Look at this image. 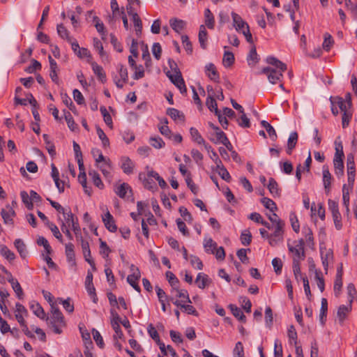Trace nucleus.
Masks as SVG:
<instances>
[{
  "label": "nucleus",
  "instance_id": "obj_1",
  "mask_svg": "<svg viewBox=\"0 0 357 357\" xmlns=\"http://www.w3.org/2000/svg\"><path fill=\"white\" fill-rule=\"evenodd\" d=\"M266 62L270 65L274 66L277 69L266 67L261 70V73L267 75L268 79L271 84H275L278 82L280 81L282 73L287 70V65L273 56H268Z\"/></svg>",
  "mask_w": 357,
  "mask_h": 357
},
{
  "label": "nucleus",
  "instance_id": "obj_2",
  "mask_svg": "<svg viewBox=\"0 0 357 357\" xmlns=\"http://www.w3.org/2000/svg\"><path fill=\"white\" fill-rule=\"evenodd\" d=\"M51 313L52 315L49 317H45V320L48 326L56 334H61L62 333V328L66 326L64 317L58 307L55 304H51Z\"/></svg>",
  "mask_w": 357,
  "mask_h": 357
},
{
  "label": "nucleus",
  "instance_id": "obj_3",
  "mask_svg": "<svg viewBox=\"0 0 357 357\" xmlns=\"http://www.w3.org/2000/svg\"><path fill=\"white\" fill-rule=\"evenodd\" d=\"M305 241L301 238L298 241H294L293 245L289 243H287L289 251L292 253V264H301L305 258Z\"/></svg>",
  "mask_w": 357,
  "mask_h": 357
},
{
  "label": "nucleus",
  "instance_id": "obj_4",
  "mask_svg": "<svg viewBox=\"0 0 357 357\" xmlns=\"http://www.w3.org/2000/svg\"><path fill=\"white\" fill-rule=\"evenodd\" d=\"M284 225L273 226V232L271 234L269 244L272 247L277 246L284 240Z\"/></svg>",
  "mask_w": 357,
  "mask_h": 357
},
{
  "label": "nucleus",
  "instance_id": "obj_5",
  "mask_svg": "<svg viewBox=\"0 0 357 357\" xmlns=\"http://www.w3.org/2000/svg\"><path fill=\"white\" fill-rule=\"evenodd\" d=\"M167 77L172 81V82L176 86L182 94H186L187 89L185 84V82L182 77L181 71H177V73L170 74L169 72L167 73Z\"/></svg>",
  "mask_w": 357,
  "mask_h": 357
},
{
  "label": "nucleus",
  "instance_id": "obj_6",
  "mask_svg": "<svg viewBox=\"0 0 357 357\" xmlns=\"http://www.w3.org/2000/svg\"><path fill=\"white\" fill-rule=\"evenodd\" d=\"M86 289L94 303L98 301L97 295L96 294V289L93 284V274L90 271H88L87 275L85 280Z\"/></svg>",
  "mask_w": 357,
  "mask_h": 357
},
{
  "label": "nucleus",
  "instance_id": "obj_7",
  "mask_svg": "<svg viewBox=\"0 0 357 357\" xmlns=\"http://www.w3.org/2000/svg\"><path fill=\"white\" fill-rule=\"evenodd\" d=\"M1 215L5 224L13 225V218L15 215V212L11 206L8 205L6 208H3Z\"/></svg>",
  "mask_w": 357,
  "mask_h": 357
},
{
  "label": "nucleus",
  "instance_id": "obj_8",
  "mask_svg": "<svg viewBox=\"0 0 357 357\" xmlns=\"http://www.w3.org/2000/svg\"><path fill=\"white\" fill-rule=\"evenodd\" d=\"M212 282L209 276L204 273H199L195 279V283L199 289H204Z\"/></svg>",
  "mask_w": 357,
  "mask_h": 357
},
{
  "label": "nucleus",
  "instance_id": "obj_9",
  "mask_svg": "<svg viewBox=\"0 0 357 357\" xmlns=\"http://www.w3.org/2000/svg\"><path fill=\"white\" fill-rule=\"evenodd\" d=\"M231 17L233 20V25L237 31L241 33L242 30L246 29V26H249L247 22H245L238 14L232 12Z\"/></svg>",
  "mask_w": 357,
  "mask_h": 357
},
{
  "label": "nucleus",
  "instance_id": "obj_10",
  "mask_svg": "<svg viewBox=\"0 0 357 357\" xmlns=\"http://www.w3.org/2000/svg\"><path fill=\"white\" fill-rule=\"evenodd\" d=\"M102 221L105 224V227L112 232H115L117 230V227L115 225V221L113 216L111 215L109 211L102 216Z\"/></svg>",
  "mask_w": 357,
  "mask_h": 357
},
{
  "label": "nucleus",
  "instance_id": "obj_11",
  "mask_svg": "<svg viewBox=\"0 0 357 357\" xmlns=\"http://www.w3.org/2000/svg\"><path fill=\"white\" fill-rule=\"evenodd\" d=\"M205 73L211 80L217 82H219L220 76L213 63H209L206 65Z\"/></svg>",
  "mask_w": 357,
  "mask_h": 357
},
{
  "label": "nucleus",
  "instance_id": "obj_12",
  "mask_svg": "<svg viewBox=\"0 0 357 357\" xmlns=\"http://www.w3.org/2000/svg\"><path fill=\"white\" fill-rule=\"evenodd\" d=\"M121 162V167L125 174L129 175L133 173L135 164L128 157H122Z\"/></svg>",
  "mask_w": 357,
  "mask_h": 357
},
{
  "label": "nucleus",
  "instance_id": "obj_13",
  "mask_svg": "<svg viewBox=\"0 0 357 357\" xmlns=\"http://www.w3.org/2000/svg\"><path fill=\"white\" fill-rule=\"evenodd\" d=\"M332 176L329 172L328 167H323V183L326 193L327 195L329 194L331 191V185Z\"/></svg>",
  "mask_w": 357,
  "mask_h": 357
},
{
  "label": "nucleus",
  "instance_id": "obj_14",
  "mask_svg": "<svg viewBox=\"0 0 357 357\" xmlns=\"http://www.w3.org/2000/svg\"><path fill=\"white\" fill-rule=\"evenodd\" d=\"M115 192L119 197L125 199L129 197L128 193L131 194L132 189L128 183H123L116 188Z\"/></svg>",
  "mask_w": 357,
  "mask_h": 357
},
{
  "label": "nucleus",
  "instance_id": "obj_15",
  "mask_svg": "<svg viewBox=\"0 0 357 357\" xmlns=\"http://www.w3.org/2000/svg\"><path fill=\"white\" fill-rule=\"evenodd\" d=\"M352 303H349L348 305H342L337 310V317L340 324H343L347 314L351 310Z\"/></svg>",
  "mask_w": 357,
  "mask_h": 357
},
{
  "label": "nucleus",
  "instance_id": "obj_16",
  "mask_svg": "<svg viewBox=\"0 0 357 357\" xmlns=\"http://www.w3.org/2000/svg\"><path fill=\"white\" fill-rule=\"evenodd\" d=\"M333 102L336 104V105L340 108V111L343 112H346L347 111L351 110V102H347L344 98L340 96H336L333 98Z\"/></svg>",
  "mask_w": 357,
  "mask_h": 357
},
{
  "label": "nucleus",
  "instance_id": "obj_17",
  "mask_svg": "<svg viewBox=\"0 0 357 357\" xmlns=\"http://www.w3.org/2000/svg\"><path fill=\"white\" fill-rule=\"evenodd\" d=\"M298 135L296 132H292L290 133L288 141H287V147L286 152L288 155H291L293 150L295 149L297 142H298Z\"/></svg>",
  "mask_w": 357,
  "mask_h": 357
},
{
  "label": "nucleus",
  "instance_id": "obj_18",
  "mask_svg": "<svg viewBox=\"0 0 357 357\" xmlns=\"http://www.w3.org/2000/svg\"><path fill=\"white\" fill-rule=\"evenodd\" d=\"M91 67L94 74L96 75L100 81L102 83L106 82L107 77L102 67L96 62H91Z\"/></svg>",
  "mask_w": 357,
  "mask_h": 357
},
{
  "label": "nucleus",
  "instance_id": "obj_19",
  "mask_svg": "<svg viewBox=\"0 0 357 357\" xmlns=\"http://www.w3.org/2000/svg\"><path fill=\"white\" fill-rule=\"evenodd\" d=\"M66 255L67 261L71 263L72 266H75V255L74 252V245L72 243L66 244Z\"/></svg>",
  "mask_w": 357,
  "mask_h": 357
},
{
  "label": "nucleus",
  "instance_id": "obj_20",
  "mask_svg": "<svg viewBox=\"0 0 357 357\" xmlns=\"http://www.w3.org/2000/svg\"><path fill=\"white\" fill-rule=\"evenodd\" d=\"M172 293H176V296L177 298H179L181 301V303H191V301L189 298V294L187 290L185 289H180L179 287H177L176 289H174Z\"/></svg>",
  "mask_w": 357,
  "mask_h": 357
},
{
  "label": "nucleus",
  "instance_id": "obj_21",
  "mask_svg": "<svg viewBox=\"0 0 357 357\" xmlns=\"http://www.w3.org/2000/svg\"><path fill=\"white\" fill-rule=\"evenodd\" d=\"M128 13L130 15L132 16L136 34L137 36H140L142 31V23L140 17L137 13H132V11H128Z\"/></svg>",
  "mask_w": 357,
  "mask_h": 357
},
{
  "label": "nucleus",
  "instance_id": "obj_22",
  "mask_svg": "<svg viewBox=\"0 0 357 357\" xmlns=\"http://www.w3.org/2000/svg\"><path fill=\"white\" fill-rule=\"evenodd\" d=\"M167 114L169 115L174 121H180L184 122L185 116L183 112L175 108H168Z\"/></svg>",
  "mask_w": 357,
  "mask_h": 357
},
{
  "label": "nucleus",
  "instance_id": "obj_23",
  "mask_svg": "<svg viewBox=\"0 0 357 357\" xmlns=\"http://www.w3.org/2000/svg\"><path fill=\"white\" fill-rule=\"evenodd\" d=\"M30 308L33 314L41 319H45V313L41 305L36 302H31L30 303Z\"/></svg>",
  "mask_w": 357,
  "mask_h": 357
},
{
  "label": "nucleus",
  "instance_id": "obj_24",
  "mask_svg": "<svg viewBox=\"0 0 357 357\" xmlns=\"http://www.w3.org/2000/svg\"><path fill=\"white\" fill-rule=\"evenodd\" d=\"M214 135V137L211 136L209 137V139L214 144H222V142H225V139H227L225 133L220 128H215V132Z\"/></svg>",
  "mask_w": 357,
  "mask_h": 357
},
{
  "label": "nucleus",
  "instance_id": "obj_25",
  "mask_svg": "<svg viewBox=\"0 0 357 357\" xmlns=\"http://www.w3.org/2000/svg\"><path fill=\"white\" fill-rule=\"evenodd\" d=\"M199 42L202 49H206V41H207V31L204 25H201L199 31Z\"/></svg>",
  "mask_w": 357,
  "mask_h": 357
},
{
  "label": "nucleus",
  "instance_id": "obj_26",
  "mask_svg": "<svg viewBox=\"0 0 357 357\" xmlns=\"http://www.w3.org/2000/svg\"><path fill=\"white\" fill-rule=\"evenodd\" d=\"M9 283L11 284L18 298L22 299L23 297V290L18 281L16 279L13 278V275H10Z\"/></svg>",
  "mask_w": 357,
  "mask_h": 357
},
{
  "label": "nucleus",
  "instance_id": "obj_27",
  "mask_svg": "<svg viewBox=\"0 0 357 357\" xmlns=\"http://www.w3.org/2000/svg\"><path fill=\"white\" fill-rule=\"evenodd\" d=\"M206 105L211 112H214L215 114H218L220 111L218 108V105L215 99L213 98V94H210L206 101Z\"/></svg>",
  "mask_w": 357,
  "mask_h": 357
},
{
  "label": "nucleus",
  "instance_id": "obj_28",
  "mask_svg": "<svg viewBox=\"0 0 357 357\" xmlns=\"http://www.w3.org/2000/svg\"><path fill=\"white\" fill-rule=\"evenodd\" d=\"M95 153H98V158H96V165H98L100 163L104 162L105 165L109 166L110 160L106 159L102 155L100 150H99L98 149H93L91 151V153L93 157H95Z\"/></svg>",
  "mask_w": 357,
  "mask_h": 357
},
{
  "label": "nucleus",
  "instance_id": "obj_29",
  "mask_svg": "<svg viewBox=\"0 0 357 357\" xmlns=\"http://www.w3.org/2000/svg\"><path fill=\"white\" fill-rule=\"evenodd\" d=\"M171 27L177 33H180L185 26V22L178 19H172L169 21Z\"/></svg>",
  "mask_w": 357,
  "mask_h": 357
},
{
  "label": "nucleus",
  "instance_id": "obj_30",
  "mask_svg": "<svg viewBox=\"0 0 357 357\" xmlns=\"http://www.w3.org/2000/svg\"><path fill=\"white\" fill-rule=\"evenodd\" d=\"M229 307L231 310L232 314L236 318H237L241 322L245 323L246 321V317L239 307L233 304L229 305Z\"/></svg>",
  "mask_w": 357,
  "mask_h": 357
},
{
  "label": "nucleus",
  "instance_id": "obj_31",
  "mask_svg": "<svg viewBox=\"0 0 357 357\" xmlns=\"http://www.w3.org/2000/svg\"><path fill=\"white\" fill-rule=\"evenodd\" d=\"M141 275H136L135 274H130L127 277L128 283L137 292H140L141 289L138 284V281Z\"/></svg>",
  "mask_w": 357,
  "mask_h": 357
},
{
  "label": "nucleus",
  "instance_id": "obj_32",
  "mask_svg": "<svg viewBox=\"0 0 357 357\" xmlns=\"http://www.w3.org/2000/svg\"><path fill=\"white\" fill-rule=\"evenodd\" d=\"M165 275L167 280L172 287V291H173L174 289L179 287V280L172 272L167 271Z\"/></svg>",
  "mask_w": 357,
  "mask_h": 357
},
{
  "label": "nucleus",
  "instance_id": "obj_33",
  "mask_svg": "<svg viewBox=\"0 0 357 357\" xmlns=\"http://www.w3.org/2000/svg\"><path fill=\"white\" fill-rule=\"evenodd\" d=\"M205 24L208 29H213L215 25V19L213 13L208 8L204 10Z\"/></svg>",
  "mask_w": 357,
  "mask_h": 357
},
{
  "label": "nucleus",
  "instance_id": "obj_34",
  "mask_svg": "<svg viewBox=\"0 0 357 357\" xmlns=\"http://www.w3.org/2000/svg\"><path fill=\"white\" fill-rule=\"evenodd\" d=\"M173 303L177 307H180L185 312H187L189 314L196 315L197 311L195 308L191 305H185L184 303H181V301L178 300H176L173 302Z\"/></svg>",
  "mask_w": 357,
  "mask_h": 357
},
{
  "label": "nucleus",
  "instance_id": "obj_35",
  "mask_svg": "<svg viewBox=\"0 0 357 357\" xmlns=\"http://www.w3.org/2000/svg\"><path fill=\"white\" fill-rule=\"evenodd\" d=\"M328 311V301L325 298H321L319 319L322 324H324Z\"/></svg>",
  "mask_w": 357,
  "mask_h": 357
},
{
  "label": "nucleus",
  "instance_id": "obj_36",
  "mask_svg": "<svg viewBox=\"0 0 357 357\" xmlns=\"http://www.w3.org/2000/svg\"><path fill=\"white\" fill-rule=\"evenodd\" d=\"M351 190L348 189L347 185L344 184L342 186V201L347 213L349 211V192Z\"/></svg>",
  "mask_w": 357,
  "mask_h": 357
},
{
  "label": "nucleus",
  "instance_id": "obj_37",
  "mask_svg": "<svg viewBox=\"0 0 357 357\" xmlns=\"http://www.w3.org/2000/svg\"><path fill=\"white\" fill-rule=\"evenodd\" d=\"M14 245L20 256L24 258L27 255V250L23 241L20 238H17L15 241Z\"/></svg>",
  "mask_w": 357,
  "mask_h": 357
},
{
  "label": "nucleus",
  "instance_id": "obj_38",
  "mask_svg": "<svg viewBox=\"0 0 357 357\" xmlns=\"http://www.w3.org/2000/svg\"><path fill=\"white\" fill-rule=\"evenodd\" d=\"M268 188L270 193L273 196H280V190L278 188V184L276 181L271 178L268 181Z\"/></svg>",
  "mask_w": 357,
  "mask_h": 357
},
{
  "label": "nucleus",
  "instance_id": "obj_39",
  "mask_svg": "<svg viewBox=\"0 0 357 357\" xmlns=\"http://www.w3.org/2000/svg\"><path fill=\"white\" fill-rule=\"evenodd\" d=\"M335 153L333 160H343L344 158V154L343 152V146L341 142H337V139L335 142Z\"/></svg>",
  "mask_w": 357,
  "mask_h": 357
},
{
  "label": "nucleus",
  "instance_id": "obj_40",
  "mask_svg": "<svg viewBox=\"0 0 357 357\" xmlns=\"http://www.w3.org/2000/svg\"><path fill=\"white\" fill-rule=\"evenodd\" d=\"M261 125L266 129L270 137L274 141L276 140L278 136L274 128L268 122L264 120L261 121Z\"/></svg>",
  "mask_w": 357,
  "mask_h": 357
},
{
  "label": "nucleus",
  "instance_id": "obj_41",
  "mask_svg": "<svg viewBox=\"0 0 357 357\" xmlns=\"http://www.w3.org/2000/svg\"><path fill=\"white\" fill-rule=\"evenodd\" d=\"M0 254L9 261H13L15 258V255L7 246L1 245L0 246Z\"/></svg>",
  "mask_w": 357,
  "mask_h": 357
},
{
  "label": "nucleus",
  "instance_id": "obj_42",
  "mask_svg": "<svg viewBox=\"0 0 357 357\" xmlns=\"http://www.w3.org/2000/svg\"><path fill=\"white\" fill-rule=\"evenodd\" d=\"M190 133L192 137V139L196 142L197 144H204V139L199 132L198 130L195 128H190Z\"/></svg>",
  "mask_w": 357,
  "mask_h": 357
},
{
  "label": "nucleus",
  "instance_id": "obj_43",
  "mask_svg": "<svg viewBox=\"0 0 357 357\" xmlns=\"http://www.w3.org/2000/svg\"><path fill=\"white\" fill-rule=\"evenodd\" d=\"M333 165L335 169V174L337 177H341L344 175V162L343 160H333Z\"/></svg>",
  "mask_w": 357,
  "mask_h": 357
},
{
  "label": "nucleus",
  "instance_id": "obj_44",
  "mask_svg": "<svg viewBox=\"0 0 357 357\" xmlns=\"http://www.w3.org/2000/svg\"><path fill=\"white\" fill-rule=\"evenodd\" d=\"M324 42L322 44L323 49L328 52L334 43V40L331 35L328 33H325L324 35Z\"/></svg>",
  "mask_w": 357,
  "mask_h": 357
},
{
  "label": "nucleus",
  "instance_id": "obj_45",
  "mask_svg": "<svg viewBox=\"0 0 357 357\" xmlns=\"http://www.w3.org/2000/svg\"><path fill=\"white\" fill-rule=\"evenodd\" d=\"M63 113L65 115V119L68 124V127L70 130L74 131L77 128V125L75 123L71 114L70 112L66 111V109L63 110Z\"/></svg>",
  "mask_w": 357,
  "mask_h": 357
},
{
  "label": "nucleus",
  "instance_id": "obj_46",
  "mask_svg": "<svg viewBox=\"0 0 357 357\" xmlns=\"http://www.w3.org/2000/svg\"><path fill=\"white\" fill-rule=\"evenodd\" d=\"M303 232L305 236V242L307 245L309 247H313L314 243L313 234L311 229H310L309 227H304L303 229Z\"/></svg>",
  "mask_w": 357,
  "mask_h": 357
},
{
  "label": "nucleus",
  "instance_id": "obj_47",
  "mask_svg": "<svg viewBox=\"0 0 357 357\" xmlns=\"http://www.w3.org/2000/svg\"><path fill=\"white\" fill-rule=\"evenodd\" d=\"M261 202L265 208L269 209L271 212H274L278 210L276 204L268 197L262 198L261 199Z\"/></svg>",
  "mask_w": 357,
  "mask_h": 357
},
{
  "label": "nucleus",
  "instance_id": "obj_48",
  "mask_svg": "<svg viewBox=\"0 0 357 357\" xmlns=\"http://www.w3.org/2000/svg\"><path fill=\"white\" fill-rule=\"evenodd\" d=\"M89 174L91 177L93 184L96 187L100 189L103 188L104 184L102 182L100 175L98 172H96V171H90Z\"/></svg>",
  "mask_w": 357,
  "mask_h": 357
},
{
  "label": "nucleus",
  "instance_id": "obj_49",
  "mask_svg": "<svg viewBox=\"0 0 357 357\" xmlns=\"http://www.w3.org/2000/svg\"><path fill=\"white\" fill-rule=\"evenodd\" d=\"M56 29L61 38L66 39L68 42H71V37L69 36V32L62 24H58Z\"/></svg>",
  "mask_w": 357,
  "mask_h": 357
},
{
  "label": "nucleus",
  "instance_id": "obj_50",
  "mask_svg": "<svg viewBox=\"0 0 357 357\" xmlns=\"http://www.w3.org/2000/svg\"><path fill=\"white\" fill-rule=\"evenodd\" d=\"M43 137L45 140V142L46 144V149L47 150L49 154L53 157L56 155V151H55V146L54 144L49 140V136L47 134H44L43 135Z\"/></svg>",
  "mask_w": 357,
  "mask_h": 357
},
{
  "label": "nucleus",
  "instance_id": "obj_51",
  "mask_svg": "<svg viewBox=\"0 0 357 357\" xmlns=\"http://www.w3.org/2000/svg\"><path fill=\"white\" fill-rule=\"evenodd\" d=\"M234 62V54L231 52H225L222 59V63L225 67H230Z\"/></svg>",
  "mask_w": 357,
  "mask_h": 357
},
{
  "label": "nucleus",
  "instance_id": "obj_52",
  "mask_svg": "<svg viewBox=\"0 0 357 357\" xmlns=\"http://www.w3.org/2000/svg\"><path fill=\"white\" fill-rule=\"evenodd\" d=\"M96 132L98 137L102 141L103 147H107L109 145V140L104 131L98 126H96Z\"/></svg>",
  "mask_w": 357,
  "mask_h": 357
},
{
  "label": "nucleus",
  "instance_id": "obj_53",
  "mask_svg": "<svg viewBox=\"0 0 357 357\" xmlns=\"http://www.w3.org/2000/svg\"><path fill=\"white\" fill-rule=\"evenodd\" d=\"M204 247L206 252L214 253L217 244L212 238L204 239Z\"/></svg>",
  "mask_w": 357,
  "mask_h": 357
},
{
  "label": "nucleus",
  "instance_id": "obj_54",
  "mask_svg": "<svg viewBox=\"0 0 357 357\" xmlns=\"http://www.w3.org/2000/svg\"><path fill=\"white\" fill-rule=\"evenodd\" d=\"M50 229L52 231L53 235L56 238H57L61 243H63V237L61 234L60 233L59 228L54 223L47 221V225Z\"/></svg>",
  "mask_w": 357,
  "mask_h": 357
},
{
  "label": "nucleus",
  "instance_id": "obj_55",
  "mask_svg": "<svg viewBox=\"0 0 357 357\" xmlns=\"http://www.w3.org/2000/svg\"><path fill=\"white\" fill-rule=\"evenodd\" d=\"M150 144L155 149H161L165 146V142L160 137H151L149 139Z\"/></svg>",
  "mask_w": 357,
  "mask_h": 357
},
{
  "label": "nucleus",
  "instance_id": "obj_56",
  "mask_svg": "<svg viewBox=\"0 0 357 357\" xmlns=\"http://www.w3.org/2000/svg\"><path fill=\"white\" fill-rule=\"evenodd\" d=\"M249 65L255 64L258 62V55L255 46H252L247 58Z\"/></svg>",
  "mask_w": 357,
  "mask_h": 357
},
{
  "label": "nucleus",
  "instance_id": "obj_57",
  "mask_svg": "<svg viewBox=\"0 0 357 357\" xmlns=\"http://www.w3.org/2000/svg\"><path fill=\"white\" fill-rule=\"evenodd\" d=\"M22 200L29 210H32L33 204L30 199V195L26 191H22L20 193Z\"/></svg>",
  "mask_w": 357,
  "mask_h": 357
},
{
  "label": "nucleus",
  "instance_id": "obj_58",
  "mask_svg": "<svg viewBox=\"0 0 357 357\" xmlns=\"http://www.w3.org/2000/svg\"><path fill=\"white\" fill-rule=\"evenodd\" d=\"M59 303L62 304L63 308L69 313H72L74 311V305L71 303V300L70 298H68L66 300H63L62 298H59Z\"/></svg>",
  "mask_w": 357,
  "mask_h": 357
},
{
  "label": "nucleus",
  "instance_id": "obj_59",
  "mask_svg": "<svg viewBox=\"0 0 357 357\" xmlns=\"http://www.w3.org/2000/svg\"><path fill=\"white\" fill-rule=\"evenodd\" d=\"M147 331L150 337L156 342H160V337L158 331L152 324H149L147 327Z\"/></svg>",
  "mask_w": 357,
  "mask_h": 357
},
{
  "label": "nucleus",
  "instance_id": "obj_60",
  "mask_svg": "<svg viewBox=\"0 0 357 357\" xmlns=\"http://www.w3.org/2000/svg\"><path fill=\"white\" fill-rule=\"evenodd\" d=\"M234 357H245L244 349L241 342H236L233 351Z\"/></svg>",
  "mask_w": 357,
  "mask_h": 357
},
{
  "label": "nucleus",
  "instance_id": "obj_61",
  "mask_svg": "<svg viewBox=\"0 0 357 357\" xmlns=\"http://www.w3.org/2000/svg\"><path fill=\"white\" fill-rule=\"evenodd\" d=\"M241 243L244 245H248L252 241V235L248 230H244L241 235Z\"/></svg>",
  "mask_w": 357,
  "mask_h": 357
},
{
  "label": "nucleus",
  "instance_id": "obj_62",
  "mask_svg": "<svg viewBox=\"0 0 357 357\" xmlns=\"http://www.w3.org/2000/svg\"><path fill=\"white\" fill-rule=\"evenodd\" d=\"M63 217H64V219L66 220V224L68 226H70V225H72L73 224V222H77V218H75L73 213L71 212L70 210H69L68 212H66V211L63 213Z\"/></svg>",
  "mask_w": 357,
  "mask_h": 357
},
{
  "label": "nucleus",
  "instance_id": "obj_63",
  "mask_svg": "<svg viewBox=\"0 0 357 357\" xmlns=\"http://www.w3.org/2000/svg\"><path fill=\"white\" fill-rule=\"evenodd\" d=\"M111 250L107 246L106 242L100 238V253L104 258L107 257L110 253Z\"/></svg>",
  "mask_w": 357,
  "mask_h": 357
},
{
  "label": "nucleus",
  "instance_id": "obj_64",
  "mask_svg": "<svg viewBox=\"0 0 357 357\" xmlns=\"http://www.w3.org/2000/svg\"><path fill=\"white\" fill-rule=\"evenodd\" d=\"M38 245L43 246L47 254H50L52 252L51 246L50 245L47 240L43 236H40L37 240Z\"/></svg>",
  "mask_w": 357,
  "mask_h": 357
}]
</instances>
